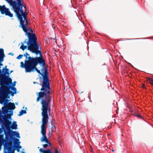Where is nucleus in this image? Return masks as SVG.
<instances>
[{
    "mask_svg": "<svg viewBox=\"0 0 153 153\" xmlns=\"http://www.w3.org/2000/svg\"><path fill=\"white\" fill-rule=\"evenodd\" d=\"M1 68V67L0 66V68Z\"/></svg>",
    "mask_w": 153,
    "mask_h": 153,
    "instance_id": "nucleus-53",
    "label": "nucleus"
},
{
    "mask_svg": "<svg viewBox=\"0 0 153 153\" xmlns=\"http://www.w3.org/2000/svg\"><path fill=\"white\" fill-rule=\"evenodd\" d=\"M19 15V19H18L20 21V25L22 28L23 29V30L25 32H28L29 30L27 27L28 24V22L26 19V20L24 19L23 20V18L21 16Z\"/></svg>",
    "mask_w": 153,
    "mask_h": 153,
    "instance_id": "nucleus-7",
    "label": "nucleus"
},
{
    "mask_svg": "<svg viewBox=\"0 0 153 153\" xmlns=\"http://www.w3.org/2000/svg\"><path fill=\"white\" fill-rule=\"evenodd\" d=\"M153 86V80L152 79V80L150 82H149Z\"/></svg>",
    "mask_w": 153,
    "mask_h": 153,
    "instance_id": "nucleus-34",
    "label": "nucleus"
},
{
    "mask_svg": "<svg viewBox=\"0 0 153 153\" xmlns=\"http://www.w3.org/2000/svg\"><path fill=\"white\" fill-rule=\"evenodd\" d=\"M49 153H53L50 149ZM54 153H59V151L57 149H55Z\"/></svg>",
    "mask_w": 153,
    "mask_h": 153,
    "instance_id": "nucleus-28",
    "label": "nucleus"
},
{
    "mask_svg": "<svg viewBox=\"0 0 153 153\" xmlns=\"http://www.w3.org/2000/svg\"><path fill=\"white\" fill-rule=\"evenodd\" d=\"M4 137V134H0V143L4 144V142H6V140L3 139Z\"/></svg>",
    "mask_w": 153,
    "mask_h": 153,
    "instance_id": "nucleus-17",
    "label": "nucleus"
},
{
    "mask_svg": "<svg viewBox=\"0 0 153 153\" xmlns=\"http://www.w3.org/2000/svg\"><path fill=\"white\" fill-rule=\"evenodd\" d=\"M13 71L12 70H11L10 71V73H12L13 72Z\"/></svg>",
    "mask_w": 153,
    "mask_h": 153,
    "instance_id": "nucleus-43",
    "label": "nucleus"
},
{
    "mask_svg": "<svg viewBox=\"0 0 153 153\" xmlns=\"http://www.w3.org/2000/svg\"><path fill=\"white\" fill-rule=\"evenodd\" d=\"M4 153H7L6 152H4Z\"/></svg>",
    "mask_w": 153,
    "mask_h": 153,
    "instance_id": "nucleus-49",
    "label": "nucleus"
},
{
    "mask_svg": "<svg viewBox=\"0 0 153 153\" xmlns=\"http://www.w3.org/2000/svg\"><path fill=\"white\" fill-rule=\"evenodd\" d=\"M39 47H38L36 49H33L30 51L31 52L33 53H35L36 55H37L38 54H40V56L39 57H35L34 58H41L43 60H44L42 57V53L41 51L39 50Z\"/></svg>",
    "mask_w": 153,
    "mask_h": 153,
    "instance_id": "nucleus-12",
    "label": "nucleus"
},
{
    "mask_svg": "<svg viewBox=\"0 0 153 153\" xmlns=\"http://www.w3.org/2000/svg\"><path fill=\"white\" fill-rule=\"evenodd\" d=\"M30 31L32 33L33 31L32 30H31Z\"/></svg>",
    "mask_w": 153,
    "mask_h": 153,
    "instance_id": "nucleus-47",
    "label": "nucleus"
},
{
    "mask_svg": "<svg viewBox=\"0 0 153 153\" xmlns=\"http://www.w3.org/2000/svg\"><path fill=\"white\" fill-rule=\"evenodd\" d=\"M51 124H52V122H51Z\"/></svg>",
    "mask_w": 153,
    "mask_h": 153,
    "instance_id": "nucleus-52",
    "label": "nucleus"
},
{
    "mask_svg": "<svg viewBox=\"0 0 153 153\" xmlns=\"http://www.w3.org/2000/svg\"><path fill=\"white\" fill-rule=\"evenodd\" d=\"M127 39V40H131V39Z\"/></svg>",
    "mask_w": 153,
    "mask_h": 153,
    "instance_id": "nucleus-50",
    "label": "nucleus"
},
{
    "mask_svg": "<svg viewBox=\"0 0 153 153\" xmlns=\"http://www.w3.org/2000/svg\"><path fill=\"white\" fill-rule=\"evenodd\" d=\"M24 56L25 57L26 59H28V60H25V64L23 62H21L20 63L21 67L22 68H25V71L26 72H28V71H30V69L32 67V65H31L34 58L30 56V54L27 52L25 53L24 54Z\"/></svg>",
    "mask_w": 153,
    "mask_h": 153,
    "instance_id": "nucleus-5",
    "label": "nucleus"
},
{
    "mask_svg": "<svg viewBox=\"0 0 153 153\" xmlns=\"http://www.w3.org/2000/svg\"><path fill=\"white\" fill-rule=\"evenodd\" d=\"M5 91L7 94L11 93L12 95L13 96V95L14 93L12 91H10L7 88H6L5 89Z\"/></svg>",
    "mask_w": 153,
    "mask_h": 153,
    "instance_id": "nucleus-20",
    "label": "nucleus"
},
{
    "mask_svg": "<svg viewBox=\"0 0 153 153\" xmlns=\"http://www.w3.org/2000/svg\"><path fill=\"white\" fill-rule=\"evenodd\" d=\"M42 76V83L39 85L42 86L40 90V92L37 93L38 96L36 99V101H39L40 100H51V97L50 96L51 94V88L49 81L48 72L47 68L44 67V68L41 69Z\"/></svg>",
    "mask_w": 153,
    "mask_h": 153,
    "instance_id": "nucleus-1",
    "label": "nucleus"
},
{
    "mask_svg": "<svg viewBox=\"0 0 153 153\" xmlns=\"http://www.w3.org/2000/svg\"><path fill=\"white\" fill-rule=\"evenodd\" d=\"M41 77H40L39 78V79H41Z\"/></svg>",
    "mask_w": 153,
    "mask_h": 153,
    "instance_id": "nucleus-51",
    "label": "nucleus"
},
{
    "mask_svg": "<svg viewBox=\"0 0 153 153\" xmlns=\"http://www.w3.org/2000/svg\"><path fill=\"white\" fill-rule=\"evenodd\" d=\"M38 63L40 64H42L43 66H44L45 64V60L39 58H34L31 64L32 65V67L30 69V71H28V72H30L35 70L39 74L41 75L42 73L40 72V70H38L36 68V66Z\"/></svg>",
    "mask_w": 153,
    "mask_h": 153,
    "instance_id": "nucleus-6",
    "label": "nucleus"
},
{
    "mask_svg": "<svg viewBox=\"0 0 153 153\" xmlns=\"http://www.w3.org/2000/svg\"><path fill=\"white\" fill-rule=\"evenodd\" d=\"M15 108V106L14 103L9 102L5 105L4 107L2 108V111L4 114H7L9 110H14Z\"/></svg>",
    "mask_w": 153,
    "mask_h": 153,
    "instance_id": "nucleus-8",
    "label": "nucleus"
},
{
    "mask_svg": "<svg viewBox=\"0 0 153 153\" xmlns=\"http://www.w3.org/2000/svg\"><path fill=\"white\" fill-rule=\"evenodd\" d=\"M27 112L25 110H22L21 111L19 112V114L18 115L19 116L22 115L23 114H25Z\"/></svg>",
    "mask_w": 153,
    "mask_h": 153,
    "instance_id": "nucleus-21",
    "label": "nucleus"
},
{
    "mask_svg": "<svg viewBox=\"0 0 153 153\" xmlns=\"http://www.w3.org/2000/svg\"><path fill=\"white\" fill-rule=\"evenodd\" d=\"M112 152H114V149H112Z\"/></svg>",
    "mask_w": 153,
    "mask_h": 153,
    "instance_id": "nucleus-48",
    "label": "nucleus"
},
{
    "mask_svg": "<svg viewBox=\"0 0 153 153\" xmlns=\"http://www.w3.org/2000/svg\"><path fill=\"white\" fill-rule=\"evenodd\" d=\"M2 144H3V143H0V150L1 149V146H2Z\"/></svg>",
    "mask_w": 153,
    "mask_h": 153,
    "instance_id": "nucleus-39",
    "label": "nucleus"
},
{
    "mask_svg": "<svg viewBox=\"0 0 153 153\" xmlns=\"http://www.w3.org/2000/svg\"><path fill=\"white\" fill-rule=\"evenodd\" d=\"M9 54L11 55L12 56H13L14 55V54L13 53H9Z\"/></svg>",
    "mask_w": 153,
    "mask_h": 153,
    "instance_id": "nucleus-42",
    "label": "nucleus"
},
{
    "mask_svg": "<svg viewBox=\"0 0 153 153\" xmlns=\"http://www.w3.org/2000/svg\"><path fill=\"white\" fill-rule=\"evenodd\" d=\"M16 150L18 152H19L20 151V149H19V148H17L16 149Z\"/></svg>",
    "mask_w": 153,
    "mask_h": 153,
    "instance_id": "nucleus-41",
    "label": "nucleus"
},
{
    "mask_svg": "<svg viewBox=\"0 0 153 153\" xmlns=\"http://www.w3.org/2000/svg\"><path fill=\"white\" fill-rule=\"evenodd\" d=\"M2 65V64L1 63H0V65Z\"/></svg>",
    "mask_w": 153,
    "mask_h": 153,
    "instance_id": "nucleus-45",
    "label": "nucleus"
},
{
    "mask_svg": "<svg viewBox=\"0 0 153 153\" xmlns=\"http://www.w3.org/2000/svg\"><path fill=\"white\" fill-rule=\"evenodd\" d=\"M3 131V130L1 128H0V134L2 133Z\"/></svg>",
    "mask_w": 153,
    "mask_h": 153,
    "instance_id": "nucleus-36",
    "label": "nucleus"
},
{
    "mask_svg": "<svg viewBox=\"0 0 153 153\" xmlns=\"http://www.w3.org/2000/svg\"><path fill=\"white\" fill-rule=\"evenodd\" d=\"M9 69L7 68H4L2 69V73L4 76H5L6 74H9Z\"/></svg>",
    "mask_w": 153,
    "mask_h": 153,
    "instance_id": "nucleus-16",
    "label": "nucleus"
},
{
    "mask_svg": "<svg viewBox=\"0 0 153 153\" xmlns=\"http://www.w3.org/2000/svg\"><path fill=\"white\" fill-rule=\"evenodd\" d=\"M10 115L9 114H7L5 116L3 117V119L4 120L5 126L8 130H10V128H11V126L12 124V122L9 121L8 120V116H10Z\"/></svg>",
    "mask_w": 153,
    "mask_h": 153,
    "instance_id": "nucleus-10",
    "label": "nucleus"
},
{
    "mask_svg": "<svg viewBox=\"0 0 153 153\" xmlns=\"http://www.w3.org/2000/svg\"><path fill=\"white\" fill-rule=\"evenodd\" d=\"M43 146L44 148H46L48 146V145L47 144H43Z\"/></svg>",
    "mask_w": 153,
    "mask_h": 153,
    "instance_id": "nucleus-30",
    "label": "nucleus"
},
{
    "mask_svg": "<svg viewBox=\"0 0 153 153\" xmlns=\"http://www.w3.org/2000/svg\"><path fill=\"white\" fill-rule=\"evenodd\" d=\"M17 125L16 124V122L15 121L13 123V125L11 126V128L12 129H16L17 128Z\"/></svg>",
    "mask_w": 153,
    "mask_h": 153,
    "instance_id": "nucleus-18",
    "label": "nucleus"
},
{
    "mask_svg": "<svg viewBox=\"0 0 153 153\" xmlns=\"http://www.w3.org/2000/svg\"><path fill=\"white\" fill-rule=\"evenodd\" d=\"M23 5H24V6H23V7H24V8L25 9V11H26V6L24 4H23Z\"/></svg>",
    "mask_w": 153,
    "mask_h": 153,
    "instance_id": "nucleus-35",
    "label": "nucleus"
},
{
    "mask_svg": "<svg viewBox=\"0 0 153 153\" xmlns=\"http://www.w3.org/2000/svg\"><path fill=\"white\" fill-rule=\"evenodd\" d=\"M23 56V55L20 54L19 56H18L16 58L17 59H21Z\"/></svg>",
    "mask_w": 153,
    "mask_h": 153,
    "instance_id": "nucleus-25",
    "label": "nucleus"
},
{
    "mask_svg": "<svg viewBox=\"0 0 153 153\" xmlns=\"http://www.w3.org/2000/svg\"><path fill=\"white\" fill-rule=\"evenodd\" d=\"M20 142H19V140L18 139L16 138L14 141V143L15 144H19L20 143Z\"/></svg>",
    "mask_w": 153,
    "mask_h": 153,
    "instance_id": "nucleus-23",
    "label": "nucleus"
},
{
    "mask_svg": "<svg viewBox=\"0 0 153 153\" xmlns=\"http://www.w3.org/2000/svg\"><path fill=\"white\" fill-rule=\"evenodd\" d=\"M33 83H34V84H36V83H37V82H33Z\"/></svg>",
    "mask_w": 153,
    "mask_h": 153,
    "instance_id": "nucleus-44",
    "label": "nucleus"
},
{
    "mask_svg": "<svg viewBox=\"0 0 153 153\" xmlns=\"http://www.w3.org/2000/svg\"><path fill=\"white\" fill-rule=\"evenodd\" d=\"M39 151L40 152L43 153H49V149H48L45 150L41 148L39 149Z\"/></svg>",
    "mask_w": 153,
    "mask_h": 153,
    "instance_id": "nucleus-19",
    "label": "nucleus"
},
{
    "mask_svg": "<svg viewBox=\"0 0 153 153\" xmlns=\"http://www.w3.org/2000/svg\"><path fill=\"white\" fill-rule=\"evenodd\" d=\"M11 89L13 91H14V93L15 94H16V89L15 87H12Z\"/></svg>",
    "mask_w": 153,
    "mask_h": 153,
    "instance_id": "nucleus-26",
    "label": "nucleus"
},
{
    "mask_svg": "<svg viewBox=\"0 0 153 153\" xmlns=\"http://www.w3.org/2000/svg\"><path fill=\"white\" fill-rule=\"evenodd\" d=\"M18 145H19V146H18L17 148H19V149H21L22 148L21 146H20V145L19 144H18Z\"/></svg>",
    "mask_w": 153,
    "mask_h": 153,
    "instance_id": "nucleus-37",
    "label": "nucleus"
},
{
    "mask_svg": "<svg viewBox=\"0 0 153 153\" xmlns=\"http://www.w3.org/2000/svg\"><path fill=\"white\" fill-rule=\"evenodd\" d=\"M26 35H27L28 40L25 39L23 42H21L22 45L20 48L24 51L27 48L29 51L33 49H36L39 47L37 43V37L34 33H31L28 32H26Z\"/></svg>",
    "mask_w": 153,
    "mask_h": 153,
    "instance_id": "nucleus-3",
    "label": "nucleus"
},
{
    "mask_svg": "<svg viewBox=\"0 0 153 153\" xmlns=\"http://www.w3.org/2000/svg\"><path fill=\"white\" fill-rule=\"evenodd\" d=\"M11 132L12 137H13V140H14V136L15 135H16V137L18 138H20L19 134L18 131H13L11 130Z\"/></svg>",
    "mask_w": 153,
    "mask_h": 153,
    "instance_id": "nucleus-14",
    "label": "nucleus"
},
{
    "mask_svg": "<svg viewBox=\"0 0 153 153\" xmlns=\"http://www.w3.org/2000/svg\"><path fill=\"white\" fill-rule=\"evenodd\" d=\"M7 81L8 83H10L12 82V79L9 77H7Z\"/></svg>",
    "mask_w": 153,
    "mask_h": 153,
    "instance_id": "nucleus-24",
    "label": "nucleus"
},
{
    "mask_svg": "<svg viewBox=\"0 0 153 153\" xmlns=\"http://www.w3.org/2000/svg\"><path fill=\"white\" fill-rule=\"evenodd\" d=\"M4 50L2 48L0 49V62H1L4 61Z\"/></svg>",
    "mask_w": 153,
    "mask_h": 153,
    "instance_id": "nucleus-13",
    "label": "nucleus"
},
{
    "mask_svg": "<svg viewBox=\"0 0 153 153\" xmlns=\"http://www.w3.org/2000/svg\"><path fill=\"white\" fill-rule=\"evenodd\" d=\"M4 76L3 73H2V71H1V70L0 69V76Z\"/></svg>",
    "mask_w": 153,
    "mask_h": 153,
    "instance_id": "nucleus-29",
    "label": "nucleus"
},
{
    "mask_svg": "<svg viewBox=\"0 0 153 153\" xmlns=\"http://www.w3.org/2000/svg\"><path fill=\"white\" fill-rule=\"evenodd\" d=\"M41 142H45L48 146H51V144L49 142L47 138V137L41 139Z\"/></svg>",
    "mask_w": 153,
    "mask_h": 153,
    "instance_id": "nucleus-15",
    "label": "nucleus"
},
{
    "mask_svg": "<svg viewBox=\"0 0 153 153\" xmlns=\"http://www.w3.org/2000/svg\"><path fill=\"white\" fill-rule=\"evenodd\" d=\"M1 83L3 84H5L6 85L7 84L5 82V81L4 80H3L1 81Z\"/></svg>",
    "mask_w": 153,
    "mask_h": 153,
    "instance_id": "nucleus-32",
    "label": "nucleus"
},
{
    "mask_svg": "<svg viewBox=\"0 0 153 153\" xmlns=\"http://www.w3.org/2000/svg\"><path fill=\"white\" fill-rule=\"evenodd\" d=\"M54 24H52V27L53 29L55 28V26H54Z\"/></svg>",
    "mask_w": 153,
    "mask_h": 153,
    "instance_id": "nucleus-40",
    "label": "nucleus"
},
{
    "mask_svg": "<svg viewBox=\"0 0 153 153\" xmlns=\"http://www.w3.org/2000/svg\"><path fill=\"white\" fill-rule=\"evenodd\" d=\"M16 81L14 82L13 84V86H14L16 85Z\"/></svg>",
    "mask_w": 153,
    "mask_h": 153,
    "instance_id": "nucleus-38",
    "label": "nucleus"
},
{
    "mask_svg": "<svg viewBox=\"0 0 153 153\" xmlns=\"http://www.w3.org/2000/svg\"><path fill=\"white\" fill-rule=\"evenodd\" d=\"M51 129V132H55L56 129V126H53V125L52 124V127Z\"/></svg>",
    "mask_w": 153,
    "mask_h": 153,
    "instance_id": "nucleus-22",
    "label": "nucleus"
},
{
    "mask_svg": "<svg viewBox=\"0 0 153 153\" xmlns=\"http://www.w3.org/2000/svg\"><path fill=\"white\" fill-rule=\"evenodd\" d=\"M147 79L148 81L149 82H150L151 80H152V79H153L152 78H149L148 77L147 78Z\"/></svg>",
    "mask_w": 153,
    "mask_h": 153,
    "instance_id": "nucleus-31",
    "label": "nucleus"
},
{
    "mask_svg": "<svg viewBox=\"0 0 153 153\" xmlns=\"http://www.w3.org/2000/svg\"><path fill=\"white\" fill-rule=\"evenodd\" d=\"M23 11V10H22V9H20L18 14H17L16 12H15L16 15L18 19H19V16L18 14L21 16L22 18H23V17L24 19L25 20H26V19H27V15L28 13L26 12L25 13Z\"/></svg>",
    "mask_w": 153,
    "mask_h": 153,
    "instance_id": "nucleus-11",
    "label": "nucleus"
},
{
    "mask_svg": "<svg viewBox=\"0 0 153 153\" xmlns=\"http://www.w3.org/2000/svg\"><path fill=\"white\" fill-rule=\"evenodd\" d=\"M142 87L143 88H145V85L144 84H142Z\"/></svg>",
    "mask_w": 153,
    "mask_h": 153,
    "instance_id": "nucleus-33",
    "label": "nucleus"
},
{
    "mask_svg": "<svg viewBox=\"0 0 153 153\" xmlns=\"http://www.w3.org/2000/svg\"><path fill=\"white\" fill-rule=\"evenodd\" d=\"M5 136V140L6 142H4V148L7 150V153H10V150L13 152L14 149L12 144V142L10 140H13V137H12L11 130H8L7 132L4 131V133Z\"/></svg>",
    "mask_w": 153,
    "mask_h": 153,
    "instance_id": "nucleus-4",
    "label": "nucleus"
},
{
    "mask_svg": "<svg viewBox=\"0 0 153 153\" xmlns=\"http://www.w3.org/2000/svg\"><path fill=\"white\" fill-rule=\"evenodd\" d=\"M49 134H51V133H50V132H49V133H48V135H49Z\"/></svg>",
    "mask_w": 153,
    "mask_h": 153,
    "instance_id": "nucleus-46",
    "label": "nucleus"
},
{
    "mask_svg": "<svg viewBox=\"0 0 153 153\" xmlns=\"http://www.w3.org/2000/svg\"><path fill=\"white\" fill-rule=\"evenodd\" d=\"M134 115L137 117L138 118H141L140 115L139 114H134Z\"/></svg>",
    "mask_w": 153,
    "mask_h": 153,
    "instance_id": "nucleus-27",
    "label": "nucleus"
},
{
    "mask_svg": "<svg viewBox=\"0 0 153 153\" xmlns=\"http://www.w3.org/2000/svg\"><path fill=\"white\" fill-rule=\"evenodd\" d=\"M0 11L2 14H5L10 17H13V14L10 12L9 9L6 8L4 5L0 6Z\"/></svg>",
    "mask_w": 153,
    "mask_h": 153,
    "instance_id": "nucleus-9",
    "label": "nucleus"
},
{
    "mask_svg": "<svg viewBox=\"0 0 153 153\" xmlns=\"http://www.w3.org/2000/svg\"><path fill=\"white\" fill-rule=\"evenodd\" d=\"M51 100H41V104L42 105L41 110L42 111L41 115L42 116V124L41 126V133L42 135V136L41 139L47 137L46 136V129L47 127H46V125L48 123V119L49 116L48 112L50 110V107L49 106V104Z\"/></svg>",
    "mask_w": 153,
    "mask_h": 153,
    "instance_id": "nucleus-2",
    "label": "nucleus"
}]
</instances>
